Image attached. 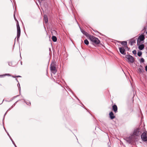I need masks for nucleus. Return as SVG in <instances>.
Listing matches in <instances>:
<instances>
[{"label": "nucleus", "mask_w": 147, "mask_h": 147, "mask_svg": "<svg viewBox=\"0 0 147 147\" xmlns=\"http://www.w3.org/2000/svg\"><path fill=\"white\" fill-rule=\"evenodd\" d=\"M88 39L92 42L93 44L98 45L100 42V41L97 38L93 36L90 35L88 38Z\"/></svg>", "instance_id": "1"}, {"label": "nucleus", "mask_w": 147, "mask_h": 147, "mask_svg": "<svg viewBox=\"0 0 147 147\" xmlns=\"http://www.w3.org/2000/svg\"><path fill=\"white\" fill-rule=\"evenodd\" d=\"M14 18L15 20L17 21V41L19 40V38L20 35V27L18 23V21L17 20L15 16V15H14Z\"/></svg>", "instance_id": "2"}, {"label": "nucleus", "mask_w": 147, "mask_h": 147, "mask_svg": "<svg viewBox=\"0 0 147 147\" xmlns=\"http://www.w3.org/2000/svg\"><path fill=\"white\" fill-rule=\"evenodd\" d=\"M50 70L54 74H55L57 71L56 68V65L55 62H53L51 65Z\"/></svg>", "instance_id": "3"}, {"label": "nucleus", "mask_w": 147, "mask_h": 147, "mask_svg": "<svg viewBox=\"0 0 147 147\" xmlns=\"http://www.w3.org/2000/svg\"><path fill=\"white\" fill-rule=\"evenodd\" d=\"M125 57L127 58L129 63H133L134 61V58L133 57L130 55H127Z\"/></svg>", "instance_id": "4"}, {"label": "nucleus", "mask_w": 147, "mask_h": 147, "mask_svg": "<svg viewBox=\"0 0 147 147\" xmlns=\"http://www.w3.org/2000/svg\"><path fill=\"white\" fill-rule=\"evenodd\" d=\"M141 138L142 140L144 142L147 141V132L143 133L141 135Z\"/></svg>", "instance_id": "5"}, {"label": "nucleus", "mask_w": 147, "mask_h": 147, "mask_svg": "<svg viewBox=\"0 0 147 147\" xmlns=\"http://www.w3.org/2000/svg\"><path fill=\"white\" fill-rule=\"evenodd\" d=\"M145 38L144 35L143 34H142L139 36L137 40V44L139 43H140L142 41L144 40Z\"/></svg>", "instance_id": "6"}, {"label": "nucleus", "mask_w": 147, "mask_h": 147, "mask_svg": "<svg viewBox=\"0 0 147 147\" xmlns=\"http://www.w3.org/2000/svg\"><path fill=\"white\" fill-rule=\"evenodd\" d=\"M135 139V136L134 135H132L127 138V140L129 143L134 141Z\"/></svg>", "instance_id": "7"}, {"label": "nucleus", "mask_w": 147, "mask_h": 147, "mask_svg": "<svg viewBox=\"0 0 147 147\" xmlns=\"http://www.w3.org/2000/svg\"><path fill=\"white\" fill-rule=\"evenodd\" d=\"M140 134V129L138 128L135 129L134 130L133 135L136 136H138Z\"/></svg>", "instance_id": "8"}, {"label": "nucleus", "mask_w": 147, "mask_h": 147, "mask_svg": "<svg viewBox=\"0 0 147 147\" xmlns=\"http://www.w3.org/2000/svg\"><path fill=\"white\" fill-rule=\"evenodd\" d=\"M81 31L85 35L87 38H88L89 36H90V35L87 32L85 31L84 30L81 29Z\"/></svg>", "instance_id": "9"}, {"label": "nucleus", "mask_w": 147, "mask_h": 147, "mask_svg": "<svg viewBox=\"0 0 147 147\" xmlns=\"http://www.w3.org/2000/svg\"><path fill=\"white\" fill-rule=\"evenodd\" d=\"M119 50L120 52L122 54L125 55V50L123 48L120 47L119 48Z\"/></svg>", "instance_id": "10"}, {"label": "nucleus", "mask_w": 147, "mask_h": 147, "mask_svg": "<svg viewBox=\"0 0 147 147\" xmlns=\"http://www.w3.org/2000/svg\"><path fill=\"white\" fill-rule=\"evenodd\" d=\"M113 111L116 113L117 112V107L116 105H114L113 106Z\"/></svg>", "instance_id": "11"}, {"label": "nucleus", "mask_w": 147, "mask_h": 147, "mask_svg": "<svg viewBox=\"0 0 147 147\" xmlns=\"http://www.w3.org/2000/svg\"><path fill=\"white\" fill-rule=\"evenodd\" d=\"M109 117L111 119H113L115 118V116L114 115L113 113L111 112L109 114Z\"/></svg>", "instance_id": "12"}, {"label": "nucleus", "mask_w": 147, "mask_h": 147, "mask_svg": "<svg viewBox=\"0 0 147 147\" xmlns=\"http://www.w3.org/2000/svg\"><path fill=\"white\" fill-rule=\"evenodd\" d=\"M119 42L122 45H125V47H127V42L126 41H119Z\"/></svg>", "instance_id": "13"}, {"label": "nucleus", "mask_w": 147, "mask_h": 147, "mask_svg": "<svg viewBox=\"0 0 147 147\" xmlns=\"http://www.w3.org/2000/svg\"><path fill=\"white\" fill-rule=\"evenodd\" d=\"M131 45L132 46L134 43H136V40L134 39H131L130 41Z\"/></svg>", "instance_id": "14"}, {"label": "nucleus", "mask_w": 147, "mask_h": 147, "mask_svg": "<svg viewBox=\"0 0 147 147\" xmlns=\"http://www.w3.org/2000/svg\"><path fill=\"white\" fill-rule=\"evenodd\" d=\"M44 20L45 21V22L46 23H47L48 22V19L47 16L46 15H44Z\"/></svg>", "instance_id": "15"}, {"label": "nucleus", "mask_w": 147, "mask_h": 147, "mask_svg": "<svg viewBox=\"0 0 147 147\" xmlns=\"http://www.w3.org/2000/svg\"><path fill=\"white\" fill-rule=\"evenodd\" d=\"M144 44H142L139 46L138 48L140 50H142L144 48Z\"/></svg>", "instance_id": "16"}, {"label": "nucleus", "mask_w": 147, "mask_h": 147, "mask_svg": "<svg viewBox=\"0 0 147 147\" xmlns=\"http://www.w3.org/2000/svg\"><path fill=\"white\" fill-rule=\"evenodd\" d=\"M52 39L53 41L54 42H55L57 40V38L55 36H53L52 37Z\"/></svg>", "instance_id": "17"}, {"label": "nucleus", "mask_w": 147, "mask_h": 147, "mask_svg": "<svg viewBox=\"0 0 147 147\" xmlns=\"http://www.w3.org/2000/svg\"><path fill=\"white\" fill-rule=\"evenodd\" d=\"M138 70L140 74L143 73V72H144V70L142 69H141L140 68H139Z\"/></svg>", "instance_id": "18"}, {"label": "nucleus", "mask_w": 147, "mask_h": 147, "mask_svg": "<svg viewBox=\"0 0 147 147\" xmlns=\"http://www.w3.org/2000/svg\"><path fill=\"white\" fill-rule=\"evenodd\" d=\"M84 43L86 45H88L89 44V42L87 39H85L84 40Z\"/></svg>", "instance_id": "19"}, {"label": "nucleus", "mask_w": 147, "mask_h": 147, "mask_svg": "<svg viewBox=\"0 0 147 147\" xmlns=\"http://www.w3.org/2000/svg\"><path fill=\"white\" fill-rule=\"evenodd\" d=\"M142 52L141 51H138V55L139 57H140L142 55Z\"/></svg>", "instance_id": "20"}, {"label": "nucleus", "mask_w": 147, "mask_h": 147, "mask_svg": "<svg viewBox=\"0 0 147 147\" xmlns=\"http://www.w3.org/2000/svg\"><path fill=\"white\" fill-rule=\"evenodd\" d=\"M144 62V60L143 58H142L140 60V62L141 63H143Z\"/></svg>", "instance_id": "21"}, {"label": "nucleus", "mask_w": 147, "mask_h": 147, "mask_svg": "<svg viewBox=\"0 0 147 147\" xmlns=\"http://www.w3.org/2000/svg\"><path fill=\"white\" fill-rule=\"evenodd\" d=\"M10 76L11 75L9 74H5L3 75H0V76L2 77L3 76Z\"/></svg>", "instance_id": "22"}, {"label": "nucleus", "mask_w": 147, "mask_h": 147, "mask_svg": "<svg viewBox=\"0 0 147 147\" xmlns=\"http://www.w3.org/2000/svg\"><path fill=\"white\" fill-rule=\"evenodd\" d=\"M132 53L134 55H136V50H134L132 51Z\"/></svg>", "instance_id": "23"}, {"label": "nucleus", "mask_w": 147, "mask_h": 147, "mask_svg": "<svg viewBox=\"0 0 147 147\" xmlns=\"http://www.w3.org/2000/svg\"><path fill=\"white\" fill-rule=\"evenodd\" d=\"M24 102L26 103V104L28 105H30V101H28V102H26L25 101Z\"/></svg>", "instance_id": "24"}, {"label": "nucleus", "mask_w": 147, "mask_h": 147, "mask_svg": "<svg viewBox=\"0 0 147 147\" xmlns=\"http://www.w3.org/2000/svg\"><path fill=\"white\" fill-rule=\"evenodd\" d=\"M8 65L10 66H12V63L11 62H9L8 63Z\"/></svg>", "instance_id": "25"}, {"label": "nucleus", "mask_w": 147, "mask_h": 147, "mask_svg": "<svg viewBox=\"0 0 147 147\" xmlns=\"http://www.w3.org/2000/svg\"><path fill=\"white\" fill-rule=\"evenodd\" d=\"M145 70L147 71V65L145 67Z\"/></svg>", "instance_id": "26"}, {"label": "nucleus", "mask_w": 147, "mask_h": 147, "mask_svg": "<svg viewBox=\"0 0 147 147\" xmlns=\"http://www.w3.org/2000/svg\"><path fill=\"white\" fill-rule=\"evenodd\" d=\"M20 86V84L19 83H18V87L19 86ZM19 89L20 90V87Z\"/></svg>", "instance_id": "27"}, {"label": "nucleus", "mask_w": 147, "mask_h": 147, "mask_svg": "<svg viewBox=\"0 0 147 147\" xmlns=\"http://www.w3.org/2000/svg\"><path fill=\"white\" fill-rule=\"evenodd\" d=\"M9 138H10V139L11 140V141H13L12 139V138H11V137H10Z\"/></svg>", "instance_id": "28"}, {"label": "nucleus", "mask_w": 147, "mask_h": 147, "mask_svg": "<svg viewBox=\"0 0 147 147\" xmlns=\"http://www.w3.org/2000/svg\"><path fill=\"white\" fill-rule=\"evenodd\" d=\"M12 142L13 143V144H15L14 142L13 141H12Z\"/></svg>", "instance_id": "29"}, {"label": "nucleus", "mask_w": 147, "mask_h": 147, "mask_svg": "<svg viewBox=\"0 0 147 147\" xmlns=\"http://www.w3.org/2000/svg\"><path fill=\"white\" fill-rule=\"evenodd\" d=\"M16 77H21V76H17Z\"/></svg>", "instance_id": "30"}, {"label": "nucleus", "mask_w": 147, "mask_h": 147, "mask_svg": "<svg viewBox=\"0 0 147 147\" xmlns=\"http://www.w3.org/2000/svg\"><path fill=\"white\" fill-rule=\"evenodd\" d=\"M7 134L9 136V137H10V135H9V134L8 133H7Z\"/></svg>", "instance_id": "31"}, {"label": "nucleus", "mask_w": 147, "mask_h": 147, "mask_svg": "<svg viewBox=\"0 0 147 147\" xmlns=\"http://www.w3.org/2000/svg\"><path fill=\"white\" fill-rule=\"evenodd\" d=\"M16 80L18 82V80L17 78L16 79Z\"/></svg>", "instance_id": "32"}, {"label": "nucleus", "mask_w": 147, "mask_h": 147, "mask_svg": "<svg viewBox=\"0 0 147 147\" xmlns=\"http://www.w3.org/2000/svg\"><path fill=\"white\" fill-rule=\"evenodd\" d=\"M14 146L16 147H17L16 145L15 144H14Z\"/></svg>", "instance_id": "33"}, {"label": "nucleus", "mask_w": 147, "mask_h": 147, "mask_svg": "<svg viewBox=\"0 0 147 147\" xmlns=\"http://www.w3.org/2000/svg\"><path fill=\"white\" fill-rule=\"evenodd\" d=\"M14 146L16 147H17L16 145L15 144H14Z\"/></svg>", "instance_id": "34"}, {"label": "nucleus", "mask_w": 147, "mask_h": 147, "mask_svg": "<svg viewBox=\"0 0 147 147\" xmlns=\"http://www.w3.org/2000/svg\"><path fill=\"white\" fill-rule=\"evenodd\" d=\"M14 146L16 147H17L16 145L15 144H14Z\"/></svg>", "instance_id": "35"}, {"label": "nucleus", "mask_w": 147, "mask_h": 147, "mask_svg": "<svg viewBox=\"0 0 147 147\" xmlns=\"http://www.w3.org/2000/svg\"><path fill=\"white\" fill-rule=\"evenodd\" d=\"M18 96V95H17V96H16L15 97H17Z\"/></svg>", "instance_id": "36"}, {"label": "nucleus", "mask_w": 147, "mask_h": 147, "mask_svg": "<svg viewBox=\"0 0 147 147\" xmlns=\"http://www.w3.org/2000/svg\"><path fill=\"white\" fill-rule=\"evenodd\" d=\"M12 77L13 78H15V77H14L13 76H12Z\"/></svg>", "instance_id": "37"}, {"label": "nucleus", "mask_w": 147, "mask_h": 147, "mask_svg": "<svg viewBox=\"0 0 147 147\" xmlns=\"http://www.w3.org/2000/svg\"><path fill=\"white\" fill-rule=\"evenodd\" d=\"M146 34H147V31L146 32Z\"/></svg>", "instance_id": "38"}, {"label": "nucleus", "mask_w": 147, "mask_h": 147, "mask_svg": "<svg viewBox=\"0 0 147 147\" xmlns=\"http://www.w3.org/2000/svg\"><path fill=\"white\" fill-rule=\"evenodd\" d=\"M17 102H18V101H17V102H15V103H16Z\"/></svg>", "instance_id": "39"}]
</instances>
